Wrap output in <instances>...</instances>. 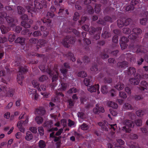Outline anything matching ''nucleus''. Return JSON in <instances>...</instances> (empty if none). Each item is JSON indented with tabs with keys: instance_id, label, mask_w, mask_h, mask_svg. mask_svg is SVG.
I'll list each match as a JSON object with an SVG mask.
<instances>
[{
	"instance_id": "1",
	"label": "nucleus",
	"mask_w": 148,
	"mask_h": 148,
	"mask_svg": "<svg viewBox=\"0 0 148 148\" xmlns=\"http://www.w3.org/2000/svg\"><path fill=\"white\" fill-rule=\"evenodd\" d=\"M22 21L21 25L25 28H28L30 27V24L33 23L32 20L27 19V16L26 15H24L22 16Z\"/></svg>"
},
{
	"instance_id": "2",
	"label": "nucleus",
	"mask_w": 148,
	"mask_h": 148,
	"mask_svg": "<svg viewBox=\"0 0 148 148\" xmlns=\"http://www.w3.org/2000/svg\"><path fill=\"white\" fill-rule=\"evenodd\" d=\"M134 124L130 121L127 120L125 122V126L122 127V130L126 132H129L130 130V128L134 126Z\"/></svg>"
},
{
	"instance_id": "3",
	"label": "nucleus",
	"mask_w": 148,
	"mask_h": 148,
	"mask_svg": "<svg viewBox=\"0 0 148 148\" xmlns=\"http://www.w3.org/2000/svg\"><path fill=\"white\" fill-rule=\"evenodd\" d=\"M0 90L3 91L5 92L7 95L9 97H12L13 95L14 90L13 89L6 88L3 86H2L0 87Z\"/></svg>"
},
{
	"instance_id": "4",
	"label": "nucleus",
	"mask_w": 148,
	"mask_h": 148,
	"mask_svg": "<svg viewBox=\"0 0 148 148\" xmlns=\"http://www.w3.org/2000/svg\"><path fill=\"white\" fill-rule=\"evenodd\" d=\"M26 71V69L24 68L23 67L19 69V72L17 75V79L18 83L21 85L22 84V81L24 77L22 74V72H24Z\"/></svg>"
},
{
	"instance_id": "5",
	"label": "nucleus",
	"mask_w": 148,
	"mask_h": 148,
	"mask_svg": "<svg viewBox=\"0 0 148 148\" xmlns=\"http://www.w3.org/2000/svg\"><path fill=\"white\" fill-rule=\"evenodd\" d=\"M28 94L29 96L32 98H34L36 99L38 97V95L36 92V90L35 89L29 88L28 90Z\"/></svg>"
},
{
	"instance_id": "6",
	"label": "nucleus",
	"mask_w": 148,
	"mask_h": 148,
	"mask_svg": "<svg viewBox=\"0 0 148 148\" xmlns=\"http://www.w3.org/2000/svg\"><path fill=\"white\" fill-rule=\"evenodd\" d=\"M93 111L95 114H98L101 112H104L105 110L103 107L101 106H99L97 104L96 105L95 107L93 109Z\"/></svg>"
},
{
	"instance_id": "7",
	"label": "nucleus",
	"mask_w": 148,
	"mask_h": 148,
	"mask_svg": "<svg viewBox=\"0 0 148 148\" xmlns=\"http://www.w3.org/2000/svg\"><path fill=\"white\" fill-rule=\"evenodd\" d=\"M99 86L97 84L94 86H90L88 87V91L91 92H95L97 90V93L99 94Z\"/></svg>"
},
{
	"instance_id": "8",
	"label": "nucleus",
	"mask_w": 148,
	"mask_h": 148,
	"mask_svg": "<svg viewBox=\"0 0 148 148\" xmlns=\"http://www.w3.org/2000/svg\"><path fill=\"white\" fill-rule=\"evenodd\" d=\"M134 33H132L129 36V38L130 39H133L136 38V34H140L141 33V30L138 28H136L134 29Z\"/></svg>"
},
{
	"instance_id": "9",
	"label": "nucleus",
	"mask_w": 148,
	"mask_h": 148,
	"mask_svg": "<svg viewBox=\"0 0 148 148\" xmlns=\"http://www.w3.org/2000/svg\"><path fill=\"white\" fill-rule=\"evenodd\" d=\"M7 22L9 24V26H10L11 28L13 30L15 27L14 24L13 23V19L11 17L7 16L5 18Z\"/></svg>"
},
{
	"instance_id": "10",
	"label": "nucleus",
	"mask_w": 148,
	"mask_h": 148,
	"mask_svg": "<svg viewBox=\"0 0 148 148\" xmlns=\"http://www.w3.org/2000/svg\"><path fill=\"white\" fill-rule=\"evenodd\" d=\"M40 1V0H38V1ZM41 3L42 4L40 3L39 2L36 1H34V4L35 5V7L36 8L40 9L42 8L43 5H45V3H44L43 2V3L42 2H41Z\"/></svg>"
},
{
	"instance_id": "11",
	"label": "nucleus",
	"mask_w": 148,
	"mask_h": 148,
	"mask_svg": "<svg viewBox=\"0 0 148 148\" xmlns=\"http://www.w3.org/2000/svg\"><path fill=\"white\" fill-rule=\"evenodd\" d=\"M138 3V2L135 0H132L131 1V4L132 5H129L127 7L126 10L127 11H128L133 10L134 9L133 5L136 4Z\"/></svg>"
},
{
	"instance_id": "12",
	"label": "nucleus",
	"mask_w": 148,
	"mask_h": 148,
	"mask_svg": "<svg viewBox=\"0 0 148 148\" xmlns=\"http://www.w3.org/2000/svg\"><path fill=\"white\" fill-rule=\"evenodd\" d=\"M141 90H147L148 89V84L145 81H142L140 84Z\"/></svg>"
},
{
	"instance_id": "13",
	"label": "nucleus",
	"mask_w": 148,
	"mask_h": 148,
	"mask_svg": "<svg viewBox=\"0 0 148 148\" xmlns=\"http://www.w3.org/2000/svg\"><path fill=\"white\" fill-rule=\"evenodd\" d=\"M33 138V136L32 133L29 131L27 132L25 137V139L27 141H29L32 140Z\"/></svg>"
},
{
	"instance_id": "14",
	"label": "nucleus",
	"mask_w": 148,
	"mask_h": 148,
	"mask_svg": "<svg viewBox=\"0 0 148 148\" xmlns=\"http://www.w3.org/2000/svg\"><path fill=\"white\" fill-rule=\"evenodd\" d=\"M35 113L36 114L42 115L45 114V112L43 108H40L39 109H36Z\"/></svg>"
},
{
	"instance_id": "15",
	"label": "nucleus",
	"mask_w": 148,
	"mask_h": 148,
	"mask_svg": "<svg viewBox=\"0 0 148 148\" xmlns=\"http://www.w3.org/2000/svg\"><path fill=\"white\" fill-rule=\"evenodd\" d=\"M0 29L2 34H5L7 33L11 29L10 28L6 27L4 25H1Z\"/></svg>"
},
{
	"instance_id": "16",
	"label": "nucleus",
	"mask_w": 148,
	"mask_h": 148,
	"mask_svg": "<svg viewBox=\"0 0 148 148\" xmlns=\"http://www.w3.org/2000/svg\"><path fill=\"white\" fill-rule=\"evenodd\" d=\"M107 104L109 107L114 108H116L118 107V105L116 103L112 101H108Z\"/></svg>"
},
{
	"instance_id": "17",
	"label": "nucleus",
	"mask_w": 148,
	"mask_h": 148,
	"mask_svg": "<svg viewBox=\"0 0 148 148\" xmlns=\"http://www.w3.org/2000/svg\"><path fill=\"white\" fill-rule=\"evenodd\" d=\"M32 84L34 87L38 89L39 91H41V90L39 88V84L36 80H33L32 82Z\"/></svg>"
},
{
	"instance_id": "18",
	"label": "nucleus",
	"mask_w": 148,
	"mask_h": 148,
	"mask_svg": "<svg viewBox=\"0 0 148 148\" xmlns=\"http://www.w3.org/2000/svg\"><path fill=\"white\" fill-rule=\"evenodd\" d=\"M130 82L132 84L137 85L139 84V80L138 78L136 79L132 78L130 80Z\"/></svg>"
},
{
	"instance_id": "19",
	"label": "nucleus",
	"mask_w": 148,
	"mask_h": 148,
	"mask_svg": "<svg viewBox=\"0 0 148 148\" xmlns=\"http://www.w3.org/2000/svg\"><path fill=\"white\" fill-rule=\"evenodd\" d=\"M38 145L40 148H44L46 146V144L45 141L42 140H41L38 142Z\"/></svg>"
},
{
	"instance_id": "20",
	"label": "nucleus",
	"mask_w": 148,
	"mask_h": 148,
	"mask_svg": "<svg viewBox=\"0 0 148 148\" xmlns=\"http://www.w3.org/2000/svg\"><path fill=\"white\" fill-rule=\"evenodd\" d=\"M25 39L24 38L21 37H18L15 40V42L16 43L21 44L23 43Z\"/></svg>"
},
{
	"instance_id": "21",
	"label": "nucleus",
	"mask_w": 148,
	"mask_h": 148,
	"mask_svg": "<svg viewBox=\"0 0 148 148\" xmlns=\"http://www.w3.org/2000/svg\"><path fill=\"white\" fill-rule=\"evenodd\" d=\"M35 120L38 124H40L42 123L43 119L41 117L37 116L35 118Z\"/></svg>"
},
{
	"instance_id": "22",
	"label": "nucleus",
	"mask_w": 148,
	"mask_h": 148,
	"mask_svg": "<svg viewBox=\"0 0 148 148\" xmlns=\"http://www.w3.org/2000/svg\"><path fill=\"white\" fill-rule=\"evenodd\" d=\"M124 88L123 85L121 83H119L115 86V88L118 90H121L123 89Z\"/></svg>"
},
{
	"instance_id": "23",
	"label": "nucleus",
	"mask_w": 148,
	"mask_h": 148,
	"mask_svg": "<svg viewBox=\"0 0 148 148\" xmlns=\"http://www.w3.org/2000/svg\"><path fill=\"white\" fill-rule=\"evenodd\" d=\"M15 37V35L14 34H10L8 36V39L10 42H13L14 40Z\"/></svg>"
},
{
	"instance_id": "24",
	"label": "nucleus",
	"mask_w": 148,
	"mask_h": 148,
	"mask_svg": "<svg viewBox=\"0 0 148 148\" xmlns=\"http://www.w3.org/2000/svg\"><path fill=\"white\" fill-rule=\"evenodd\" d=\"M101 91L103 94L106 93L108 92L107 87L106 86H102Z\"/></svg>"
},
{
	"instance_id": "25",
	"label": "nucleus",
	"mask_w": 148,
	"mask_h": 148,
	"mask_svg": "<svg viewBox=\"0 0 148 148\" xmlns=\"http://www.w3.org/2000/svg\"><path fill=\"white\" fill-rule=\"evenodd\" d=\"M84 83L86 86H88L91 83L90 80L89 78H86L84 81Z\"/></svg>"
},
{
	"instance_id": "26",
	"label": "nucleus",
	"mask_w": 148,
	"mask_h": 148,
	"mask_svg": "<svg viewBox=\"0 0 148 148\" xmlns=\"http://www.w3.org/2000/svg\"><path fill=\"white\" fill-rule=\"evenodd\" d=\"M87 75L86 73L84 71H82L79 72L78 74V76L81 77H86Z\"/></svg>"
},
{
	"instance_id": "27",
	"label": "nucleus",
	"mask_w": 148,
	"mask_h": 148,
	"mask_svg": "<svg viewBox=\"0 0 148 148\" xmlns=\"http://www.w3.org/2000/svg\"><path fill=\"white\" fill-rule=\"evenodd\" d=\"M123 108L125 110H130L131 109L132 107L130 104L128 103H126L123 106Z\"/></svg>"
},
{
	"instance_id": "28",
	"label": "nucleus",
	"mask_w": 148,
	"mask_h": 148,
	"mask_svg": "<svg viewBox=\"0 0 148 148\" xmlns=\"http://www.w3.org/2000/svg\"><path fill=\"white\" fill-rule=\"evenodd\" d=\"M68 85L67 84L63 83L61 84L60 88L61 90H64L67 88Z\"/></svg>"
},
{
	"instance_id": "29",
	"label": "nucleus",
	"mask_w": 148,
	"mask_h": 148,
	"mask_svg": "<svg viewBox=\"0 0 148 148\" xmlns=\"http://www.w3.org/2000/svg\"><path fill=\"white\" fill-rule=\"evenodd\" d=\"M78 116L79 118V120L81 119H84L85 118V115L83 112H79L78 114Z\"/></svg>"
},
{
	"instance_id": "30",
	"label": "nucleus",
	"mask_w": 148,
	"mask_h": 148,
	"mask_svg": "<svg viewBox=\"0 0 148 148\" xmlns=\"http://www.w3.org/2000/svg\"><path fill=\"white\" fill-rule=\"evenodd\" d=\"M38 131L39 133L41 136H42L43 135L44 133V131L43 127H38Z\"/></svg>"
},
{
	"instance_id": "31",
	"label": "nucleus",
	"mask_w": 148,
	"mask_h": 148,
	"mask_svg": "<svg viewBox=\"0 0 148 148\" xmlns=\"http://www.w3.org/2000/svg\"><path fill=\"white\" fill-rule=\"evenodd\" d=\"M81 129L83 130H86L89 128L88 126L86 124H83L81 126Z\"/></svg>"
},
{
	"instance_id": "32",
	"label": "nucleus",
	"mask_w": 148,
	"mask_h": 148,
	"mask_svg": "<svg viewBox=\"0 0 148 148\" xmlns=\"http://www.w3.org/2000/svg\"><path fill=\"white\" fill-rule=\"evenodd\" d=\"M136 114L138 116H141L143 115L144 112L141 110H139L136 112Z\"/></svg>"
},
{
	"instance_id": "33",
	"label": "nucleus",
	"mask_w": 148,
	"mask_h": 148,
	"mask_svg": "<svg viewBox=\"0 0 148 148\" xmlns=\"http://www.w3.org/2000/svg\"><path fill=\"white\" fill-rule=\"evenodd\" d=\"M19 14H22L24 11V10L22 7L18 6L17 8Z\"/></svg>"
},
{
	"instance_id": "34",
	"label": "nucleus",
	"mask_w": 148,
	"mask_h": 148,
	"mask_svg": "<svg viewBox=\"0 0 148 148\" xmlns=\"http://www.w3.org/2000/svg\"><path fill=\"white\" fill-rule=\"evenodd\" d=\"M29 130L33 133H36L37 132V129L36 127H29Z\"/></svg>"
},
{
	"instance_id": "35",
	"label": "nucleus",
	"mask_w": 148,
	"mask_h": 148,
	"mask_svg": "<svg viewBox=\"0 0 148 148\" xmlns=\"http://www.w3.org/2000/svg\"><path fill=\"white\" fill-rule=\"evenodd\" d=\"M117 24L119 27H120L123 26L124 23L121 20H119L117 21Z\"/></svg>"
},
{
	"instance_id": "36",
	"label": "nucleus",
	"mask_w": 148,
	"mask_h": 148,
	"mask_svg": "<svg viewBox=\"0 0 148 148\" xmlns=\"http://www.w3.org/2000/svg\"><path fill=\"white\" fill-rule=\"evenodd\" d=\"M79 16V15L78 13L77 12H75L74 14L73 20L75 21H77L78 18Z\"/></svg>"
},
{
	"instance_id": "37",
	"label": "nucleus",
	"mask_w": 148,
	"mask_h": 148,
	"mask_svg": "<svg viewBox=\"0 0 148 148\" xmlns=\"http://www.w3.org/2000/svg\"><path fill=\"white\" fill-rule=\"evenodd\" d=\"M119 96L120 97L123 98H125L127 97L126 94L124 92H120L119 93Z\"/></svg>"
},
{
	"instance_id": "38",
	"label": "nucleus",
	"mask_w": 148,
	"mask_h": 148,
	"mask_svg": "<svg viewBox=\"0 0 148 148\" xmlns=\"http://www.w3.org/2000/svg\"><path fill=\"white\" fill-rule=\"evenodd\" d=\"M123 32L125 34H127L130 33V30L129 29L125 28L123 29Z\"/></svg>"
},
{
	"instance_id": "39",
	"label": "nucleus",
	"mask_w": 148,
	"mask_h": 148,
	"mask_svg": "<svg viewBox=\"0 0 148 148\" xmlns=\"http://www.w3.org/2000/svg\"><path fill=\"white\" fill-rule=\"evenodd\" d=\"M77 91V90L76 88H73L69 90L68 91V92L69 93H73L76 92Z\"/></svg>"
},
{
	"instance_id": "40",
	"label": "nucleus",
	"mask_w": 148,
	"mask_h": 148,
	"mask_svg": "<svg viewBox=\"0 0 148 148\" xmlns=\"http://www.w3.org/2000/svg\"><path fill=\"white\" fill-rule=\"evenodd\" d=\"M103 123L102 122H99L98 123L99 125L101 126V127L103 128V130H105L106 131H108V128H107V127L105 126L103 127Z\"/></svg>"
},
{
	"instance_id": "41",
	"label": "nucleus",
	"mask_w": 148,
	"mask_h": 148,
	"mask_svg": "<svg viewBox=\"0 0 148 148\" xmlns=\"http://www.w3.org/2000/svg\"><path fill=\"white\" fill-rule=\"evenodd\" d=\"M135 123L137 126H140L142 124V121L141 120H138L136 121Z\"/></svg>"
},
{
	"instance_id": "42",
	"label": "nucleus",
	"mask_w": 148,
	"mask_h": 148,
	"mask_svg": "<svg viewBox=\"0 0 148 148\" xmlns=\"http://www.w3.org/2000/svg\"><path fill=\"white\" fill-rule=\"evenodd\" d=\"M41 35V33L39 31H35L33 34V35L34 36H40Z\"/></svg>"
},
{
	"instance_id": "43",
	"label": "nucleus",
	"mask_w": 148,
	"mask_h": 148,
	"mask_svg": "<svg viewBox=\"0 0 148 148\" xmlns=\"http://www.w3.org/2000/svg\"><path fill=\"white\" fill-rule=\"evenodd\" d=\"M61 125H62L64 127H65L66 125V120L65 119H62L61 121Z\"/></svg>"
},
{
	"instance_id": "44",
	"label": "nucleus",
	"mask_w": 148,
	"mask_h": 148,
	"mask_svg": "<svg viewBox=\"0 0 148 148\" xmlns=\"http://www.w3.org/2000/svg\"><path fill=\"white\" fill-rule=\"evenodd\" d=\"M7 40L6 38L5 37H0V43H4L6 42Z\"/></svg>"
},
{
	"instance_id": "45",
	"label": "nucleus",
	"mask_w": 148,
	"mask_h": 148,
	"mask_svg": "<svg viewBox=\"0 0 148 148\" xmlns=\"http://www.w3.org/2000/svg\"><path fill=\"white\" fill-rule=\"evenodd\" d=\"M4 116L5 118L7 119H9L10 116V113L9 112H7L5 113V114Z\"/></svg>"
},
{
	"instance_id": "46",
	"label": "nucleus",
	"mask_w": 148,
	"mask_h": 148,
	"mask_svg": "<svg viewBox=\"0 0 148 148\" xmlns=\"http://www.w3.org/2000/svg\"><path fill=\"white\" fill-rule=\"evenodd\" d=\"M47 77L45 75H42L39 78V80L40 81H43L46 79Z\"/></svg>"
},
{
	"instance_id": "47",
	"label": "nucleus",
	"mask_w": 148,
	"mask_h": 148,
	"mask_svg": "<svg viewBox=\"0 0 148 148\" xmlns=\"http://www.w3.org/2000/svg\"><path fill=\"white\" fill-rule=\"evenodd\" d=\"M117 142L120 145H123L124 144V142L121 139H118L117 140Z\"/></svg>"
},
{
	"instance_id": "48",
	"label": "nucleus",
	"mask_w": 148,
	"mask_h": 148,
	"mask_svg": "<svg viewBox=\"0 0 148 148\" xmlns=\"http://www.w3.org/2000/svg\"><path fill=\"white\" fill-rule=\"evenodd\" d=\"M68 125L69 126H71L74 125V122L70 120L68 121Z\"/></svg>"
},
{
	"instance_id": "49",
	"label": "nucleus",
	"mask_w": 148,
	"mask_h": 148,
	"mask_svg": "<svg viewBox=\"0 0 148 148\" xmlns=\"http://www.w3.org/2000/svg\"><path fill=\"white\" fill-rule=\"evenodd\" d=\"M61 73H62V75H63V76H64V77L63 78V79H64V78L65 76V74L66 73L67 71V70L66 69H62L61 70Z\"/></svg>"
},
{
	"instance_id": "50",
	"label": "nucleus",
	"mask_w": 148,
	"mask_h": 148,
	"mask_svg": "<svg viewBox=\"0 0 148 148\" xmlns=\"http://www.w3.org/2000/svg\"><path fill=\"white\" fill-rule=\"evenodd\" d=\"M21 28L19 26H17L16 27V29L15 30V32H16L18 33H19L21 30Z\"/></svg>"
},
{
	"instance_id": "51",
	"label": "nucleus",
	"mask_w": 148,
	"mask_h": 148,
	"mask_svg": "<svg viewBox=\"0 0 148 148\" xmlns=\"http://www.w3.org/2000/svg\"><path fill=\"white\" fill-rule=\"evenodd\" d=\"M102 36L103 38H106L109 36V34L108 32H105L102 34Z\"/></svg>"
},
{
	"instance_id": "52",
	"label": "nucleus",
	"mask_w": 148,
	"mask_h": 148,
	"mask_svg": "<svg viewBox=\"0 0 148 148\" xmlns=\"http://www.w3.org/2000/svg\"><path fill=\"white\" fill-rule=\"evenodd\" d=\"M146 20L145 19H141L140 20V23L143 25H145L146 24Z\"/></svg>"
},
{
	"instance_id": "53",
	"label": "nucleus",
	"mask_w": 148,
	"mask_h": 148,
	"mask_svg": "<svg viewBox=\"0 0 148 148\" xmlns=\"http://www.w3.org/2000/svg\"><path fill=\"white\" fill-rule=\"evenodd\" d=\"M56 74L53 75L52 78V81H53L57 79V78L58 76V73L57 72H56Z\"/></svg>"
},
{
	"instance_id": "54",
	"label": "nucleus",
	"mask_w": 148,
	"mask_h": 148,
	"mask_svg": "<svg viewBox=\"0 0 148 148\" xmlns=\"http://www.w3.org/2000/svg\"><path fill=\"white\" fill-rule=\"evenodd\" d=\"M22 124H23V122L21 121H20L18 122L17 124V126L19 128H20L21 127Z\"/></svg>"
},
{
	"instance_id": "55",
	"label": "nucleus",
	"mask_w": 148,
	"mask_h": 148,
	"mask_svg": "<svg viewBox=\"0 0 148 148\" xmlns=\"http://www.w3.org/2000/svg\"><path fill=\"white\" fill-rule=\"evenodd\" d=\"M100 9V7H99L98 5H96L95 8V10L96 13H97L99 11Z\"/></svg>"
},
{
	"instance_id": "56",
	"label": "nucleus",
	"mask_w": 148,
	"mask_h": 148,
	"mask_svg": "<svg viewBox=\"0 0 148 148\" xmlns=\"http://www.w3.org/2000/svg\"><path fill=\"white\" fill-rule=\"evenodd\" d=\"M47 16L49 18H52L54 16V14L53 13L49 12L47 13Z\"/></svg>"
},
{
	"instance_id": "57",
	"label": "nucleus",
	"mask_w": 148,
	"mask_h": 148,
	"mask_svg": "<svg viewBox=\"0 0 148 148\" xmlns=\"http://www.w3.org/2000/svg\"><path fill=\"white\" fill-rule=\"evenodd\" d=\"M116 125L114 124L113 125H109V126H108V127L109 128L110 127L111 129H113L114 130H115L116 128L114 127H116Z\"/></svg>"
},
{
	"instance_id": "58",
	"label": "nucleus",
	"mask_w": 148,
	"mask_h": 148,
	"mask_svg": "<svg viewBox=\"0 0 148 148\" xmlns=\"http://www.w3.org/2000/svg\"><path fill=\"white\" fill-rule=\"evenodd\" d=\"M13 105L12 102H10L7 106L6 108L7 109H9L11 108Z\"/></svg>"
},
{
	"instance_id": "59",
	"label": "nucleus",
	"mask_w": 148,
	"mask_h": 148,
	"mask_svg": "<svg viewBox=\"0 0 148 148\" xmlns=\"http://www.w3.org/2000/svg\"><path fill=\"white\" fill-rule=\"evenodd\" d=\"M15 136L17 138H20L21 136V133L20 132L17 133L15 135Z\"/></svg>"
},
{
	"instance_id": "60",
	"label": "nucleus",
	"mask_w": 148,
	"mask_h": 148,
	"mask_svg": "<svg viewBox=\"0 0 148 148\" xmlns=\"http://www.w3.org/2000/svg\"><path fill=\"white\" fill-rule=\"evenodd\" d=\"M63 131V129H61L59 130V131L56 132V135L57 136L60 135L61 133Z\"/></svg>"
},
{
	"instance_id": "61",
	"label": "nucleus",
	"mask_w": 148,
	"mask_h": 148,
	"mask_svg": "<svg viewBox=\"0 0 148 148\" xmlns=\"http://www.w3.org/2000/svg\"><path fill=\"white\" fill-rule=\"evenodd\" d=\"M121 40L124 43L127 42L128 41V40L127 38L125 37H123L121 38Z\"/></svg>"
},
{
	"instance_id": "62",
	"label": "nucleus",
	"mask_w": 148,
	"mask_h": 148,
	"mask_svg": "<svg viewBox=\"0 0 148 148\" xmlns=\"http://www.w3.org/2000/svg\"><path fill=\"white\" fill-rule=\"evenodd\" d=\"M110 113L111 114L114 116H115L117 114V112L114 111V110H112V111H111L110 110Z\"/></svg>"
},
{
	"instance_id": "63",
	"label": "nucleus",
	"mask_w": 148,
	"mask_h": 148,
	"mask_svg": "<svg viewBox=\"0 0 148 148\" xmlns=\"http://www.w3.org/2000/svg\"><path fill=\"white\" fill-rule=\"evenodd\" d=\"M126 91L129 94H130L131 93V90L129 88L127 87L125 88Z\"/></svg>"
},
{
	"instance_id": "64",
	"label": "nucleus",
	"mask_w": 148,
	"mask_h": 148,
	"mask_svg": "<svg viewBox=\"0 0 148 148\" xmlns=\"http://www.w3.org/2000/svg\"><path fill=\"white\" fill-rule=\"evenodd\" d=\"M118 38L116 36H114L113 37L112 40L113 42L116 43L117 42Z\"/></svg>"
}]
</instances>
